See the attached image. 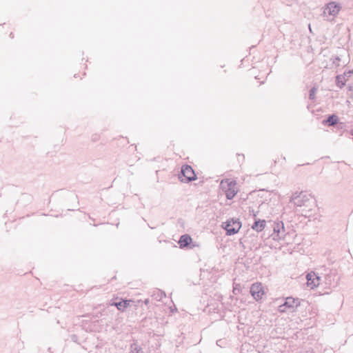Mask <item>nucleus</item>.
<instances>
[{"mask_svg": "<svg viewBox=\"0 0 353 353\" xmlns=\"http://www.w3.org/2000/svg\"><path fill=\"white\" fill-rule=\"evenodd\" d=\"M290 202L293 203L297 207L309 206L310 203L314 202L310 197V195L307 194L304 192H294L290 199Z\"/></svg>", "mask_w": 353, "mask_h": 353, "instance_id": "1", "label": "nucleus"}, {"mask_svg": "<svg viewBox=\"0 0 353 353\" xmlns=\"http://www.w3.org/2000/svg\"><path fill=\"white\" fill-rule=\"evenodd\" d=\"M301 304L300 299L293 297H287L285 302L279 306V311L281 313L294 312Z\"/></svg>", "mask_w": 353, "mask_h": 353, "instance_id": "2", "label": "nucleus"}, {"mask_svg": "<svg viewBox=\"0 0 353 353\" xmlns=\"http://www.w3.org/2000/svg\"><path fill=\"white\" fill-rule=\"evenodd\" d=\"M196 179L192 168L189 165H183L181 167V172L179 174V179L183 183H189Z\"/></svg>", "mask_w": 353, "mask_h": 353, "instance_id": "3", "label": "nucleus"}, {"mask_svg": "<svg viewBox=\"0 0 353 353\" xmlns=\"http://www.w3.org/2000/svg\"><path fill=\"white\" fill-rule=\"evenodd\" d=\"M223 227L225 230L227 235H234L241 228V223L239 219H231L223 223Z\"/></svg>", "mask_w": 353, "mask_h": 353, "instance_id": "4", "label": "nucleus"}, {"mask_svg": "<svg viewBox=\"0 0 353 353\" xmlns=\"http://www.w3.org/2000/svg\"><path fill=\"white\" fill-rule=\"evenodd\" d=\"M235 185V181H230L229 179L223 180L221 182V188L225 190L226 198L229 200L232 199L237 193L234 189Z\"/></svg>", "mask_w": 353, "mask_h": 353, "instance_id": "5", "label": "nucleus"}, {"mask_svg": "<svg viewBox=\"0 0 353 353\" xmlns=\"http://www.w3.org/2000/svg\"><path fill=\"white\" fill-rule=\"evenodd\" d=\"M272 228L274 232L273 234H272L273 240L279 241L281 239H283L285 236V230L283 221H274Z\"/></svg>", "mask_w": 353, "mask_h": 353, "instance_id": "6", "label": "nucleus"}, {"mask_svg": "<svg viewBox=\"0 0 353 353\" xmlns=\"http://www.w3.org/2000/svg\"><path fill=\"white\" fill-rule=\"evenodd\" d=\"M250 293L256 301L261 299L264 294V291L261 284H252L250 288Z\"/></svg>", "mask_w": 353, "mask_h": 353, "instance_id": "7", "label": "nucleus"}, {"mask_svg": "<svg viewBox=\"0 0 353 353\" xmlns=\"http://www.w3.org/2000/svg\"><path fill=\"white\" fill-rule=\"evenodd\" d=\"M340 7L334 2L329 3L323 11L325 17H335L339 12Z\"/></svg>", "mask_w": 353, "mask_h": 353, "instance_id": "8", "label": "nucleus"}, {"mask_svg": "<svg viewBox=\"0 0 353 353\" xmlns=\"http://www.w3.org/2000/svg\"><path fill=\"white\" fill-rule=\"evenodd\" d=\"M306 279L307 285L311 289H313L319 285L320 277L313 272L308 273L306 276Z\"/></svg>", "mask_w": 353, "mask_h": 353, "instance_id": "9", "label": "nucleus"}, {"mask_svg": "<svg viewBox=\"0 0 353 353\" xmlns=\"http://www.w3.org/2000/svg\"><path fill=\"white\" fill-rule=\"evenodd\" d=\"M132 302L131 300H121L119 302H114L111 304V305H114L117 307V308L123 312L127 307L130 305V303Z\"/></svg>", "mask_w": 353, "mask_h": 353, "instance_id": "10", "label": "nucleus"}, {"mask_svg": "<svg viewBox=\"0 0 353 353\" xmlns=\"http://www.w3.org/2000/svg\"><path fill=\"white\" fill-rule=\"evenodd\" d=\"M266 222L265 220L255 219L252 225V229L256 232H261L265 227Z\"/></svg>", "mask_w": 353, "mask_h": 353, "instance_id": "11", "label": "nucleus"}, {"mask_svg": "<svg viewBox=\"0 0 353 353\" xmlns=\"http://www.w3.org/2000/svg\"><path fill=\"white\" fill-rule=\"evenodd\" d=\"M192 242V238L189 234H183L182 235L179 241V244L181 248H185L188 246Z\"/></svg>", "mask_w": 353, "mask_h": 353, "instance_id": "12", "label": "nucleus"}, {"mask_svg": "<svg viewBox=\"0 0 353 353\" xmlns=\"http://www.w3.org/2000/svg\"><path fill=\"white\" fill-rule=\"evenodd\" d=\"M339 123V117L336 114H331L323 121V124H327L328 126H334Z\"/></svg>", "mask_w": 353, "mask_h": 353, "instance_id": "13", "label": "nucleus"}, {"mask_svg": "<svg viewBox=\"0 0 353 353\" xmlns=\"http://www.w3.org/2000/svg\"><path fill=\"white\" fill-rule=\"evenodd\" d=\"M345 79L343 75H337L336 77V85L339 88H342L345 85Z\"/></svg>", "mask_w": 353, "mask_h": 353, "instance_id": "14", "label": "nucleus"}, {"mask_svg": "<svg viewBox=\"0 0 353 353\" xmlns=\"http://www.w3.org/2000/svg\"><path fill=\"white\" fill-rule=\"evenodd\" d=\"M165 292L160 290L154 291L152 294V296L157 301H161L163 297H165Z\"/></svg>", "mask_w": 353, "mask_h": 353, "instance_id": "15", "label": "nucleus"}, {"mask_svg": "<svg viewBox=\"0 0 353 353\" xmlns=\"http://www.w3.org/2000/svg\"><path fill=\"white\" fill-rule=\"evenodd\" d=\"M316 92V88L313 87L310 89V94H309V98L311 100H314V98H315V93Z\"/></svg>", "mask_w": 353, "mask_h": 353, "instance_id": "16", "label": "nucleus"}, {"mask_svg": "<svg viewBox=\"0 0 353 353\" xmlns=\"http://www.w3.org/2000/svg\"><path fill=\"white\" fill-rule=\"evenodd\" d=\"M132 353H143V352L141 347H138L135 345L134 348L132 350Z\"/></svg>", "mask_w": 353, "mask_h": 353, "instance_id": "17", "label": "nucleus"}, {"mask_svg": "<svg viewBox=\"0 0 353 353\" xmlns=\"http://www.w3.org/2000/svg\"><path fill=\"white\" fill-rule=\"evenodd\" d=\"M249 213H250V215L252 214L253 216L255 218L256 216V214L258 213V212H255L253 209L250 208H249Z\"/></svg>", "mask_w": 353, "mask_h": 353, "instance_id": "18", "label": "nucleus"}, {"mask_svg": "<svg viewBox=\"0 0 353 353\" xmlns=\"http://www.w3.org/2000/svg\"><path fill=\"white\" fill-rule=\"evenodd\" d=\"M144 303H145V305L148 304L149 303V300L148 299H145Z\"/></svg>", "mask_w": 353, "mask_h": 353, "instance_id": "19", "label": "nucleus"}, {"mask_svg": "<svg viewBox=\"0 0 353 353\" xmlns=\"http://www.w3.org/2000/svg\"><path fill=\"white\" fill-rule=\"evenodd\" d=\"M10 37L11 38H13L14 35H13V33H12V32H11V33L10 34Z\"/></svg>", "mask_w": 353, "mask_h": 353, "instance_id": "20", "label": "nucleus"}, {"mask_svg": "<svg viewBox=\"0 0 353 353\" xmlns=\"http://www.w3.org/2000/svg\"><path fill=\"white\" fill-rule=\"evenodd\" d=\"M336 61H340V58H339V57H336Z\"/></svg>", "mask_w": 353, "mask_h": 353, "instance_id": "21", "label": "nucleus"}, {"mask_svg": "<svg viewBox=\"0 0 353 353\" xmlns=\"http://www.w3.org/2000/svg\"><path fill=\"white\" fill-rule=\"evenodd\" d=\"M351 134H352V135H353V129H352V132H351Z\"/></svg>", "mask_w": 353, "mask_h": 353, "instance_id": "22", "label": "nucleus"}]
</instances>
